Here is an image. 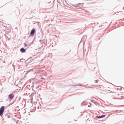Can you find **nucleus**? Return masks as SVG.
<instances>
[{
	"label": "nucleus",
	"mask_w": 124,
	"mask_h": 124,
	"mask_svg": "<svg viewBox=\"0 0 124 124\" xmlns=\"http://www.w3.org/2000/svg\"><path fill=\"white\" fill-rule=\"evenodd\" d=\"M4 107L2 106L0 108V116H3V113L4 111Z\"/></svg>",
	"instance_id": "obj_1"
},
{
	"label": "nucleus",
	"mask_w": 124,
	"mask_h": 124,
	"mask_svg": "<svg viewBox=\"0 0 124 124\" xmlns=\"http://www.w3.org/2000/svg\"><path fill=\"white\" fill-rule=\"evenodd\" d=\"M35 31V29L34 28L31 31L30 33V35H33L34 34Z\"/></svg>",
	"instance_id": "obj_2"
},
{
	"label": "nucleus",
	"mask_w": 124,
	"mask_h": 124,
	"mask_svg": "<svg viewBox=\"0 0 124 124\" xmlns=\"http://www.w3.org/2000/svg\"><path fill=\"white\" fill-rule=\"evenodd\" d=\"M9 97L11 99H13L14 97V95L13 94H11L9 95Z\"/></svg>",
	"instance_id": "obj_3"
},
{
	"label": "nucleus",
	"mask_w": 124,
	"mask_h": 124,
	"mask_svg": "<svg viewBox=\"0 0 124 124\" xmlns=\"http://www.w3.org/2000/svg\"><path fill=\"white\" fill-rule=\"evenodd\" d=\"M20 51L22 53H24L25 52L26 50L24 48H21Z\"/></svg>",
	"instance_id": "obj_4"
},
{
	"label": "nucleus",
	"mask_w": 124,
	"mask_h": 124,
	"mask_svg": "<svg viewBox=\"0 0 124 124\" xmlns=\"http://www.w3.org/2000/svg\"><path fill=\"white\" fill-rule=\"evenodd\" d=\"M105 116V115H102L101 116H97V117L98 118H103V117H104Z\"/></svg>",
	"instance_id": "obj_5"
},
{
	"label": "nucleus",
	"mask_w": 124,
	"mask_h": 124,
	"mask_svg": "<svg viewBox=\"0 0 124 124\" xmlns=\"http://www.w3.org/2000/svg\"><path fill=\"white\" fill-rule=\"evenodd\" d=\"M27 46V45L26 44H24V46L25 47H26Z\"/></svg>",
	"instance_id": "obj_6"
},
{
	"label": "nucleus",
	"mask_w": 124,
	"mask_h": 124,
	"mask_svg": "<svg viewBox=\"0 0 124 124\" xmlns=\"http://www.w3.org/2000/svg\"><path fill=\"white\" fill-rule=\"evenodd\" d=\"M73 6H74V7H77L76 6V5H73Z\"/></svg>",
	"instance_id": "obj_7"
},
{
	"label": "nucleus",
	"mask_w": 124,
	"mask_h": 124,
	"mask_svg": "<svg viewBox=\"0 0 124 124\" xmlns=\"http://www.w3.org/2000/svg\"><path fill=\"white\" fill-rule=\"evenodd\" d=\"M98 82V81L97 80H96V83H97Z\"/></svg>",
	"instance_id": "obj_8"
}]
</instances>
